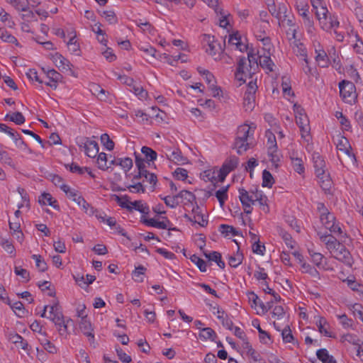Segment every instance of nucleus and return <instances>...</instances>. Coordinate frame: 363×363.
Segmentation results:
<instances>
[{
	"label": "nucleus",
	"mask_w": 363,
	"mask_h": 363,
	"mask_svg": "<svg viewBox=\"0 0 363 363\" xmlns=\"http://www.w3.org/2000/svg\"><path fill=\"white\" fill-rule=\"evenodd\" d=\"M312 4L317 20L323 30L332 32L339 27L340 23L337 16L330 13L323 1L314 0Z\"/></svg>",
	"instance_id": "nucleus-1"
},
{
	"label": "nucleus",
	"mask_w": 363,
	"mask_h": 363,
	"mask_svg": "<svg viewBox=\"0 0 363 363\" xmlns=\"http://www.w3.org/2000/svg\"><path fill=\"white\" fill-rule=\"evenodd\" d=\"M211 196V192L200 189L196 191V194L189 191H182L178 194L171 196H168L164 198L165 204H192L193 203L204 202Z\"/></svg>",
	"instance_id": "nucleus-2"
},
{
	"label": "nucleus",
	"mask_w": 363,
	"mask_h": 363,
	"mask_svg": "<svg viewBox=\"0 0 363 363\" xmlns=\"http://www.w3.org/2000/svg\"><path fill=\"white\" fill-rule=\"evenodd\" d=\"M294 112L296 118V123L299 127L302 139H303L306 143H309L311 140V128L309 120L305 112V110L301 106L295 104L294 105Z\"/></svg>",
	"instance_id": "nucleus-3"
},
{
	"label": "nucleus",
	"mask_w": 363,
	"mask_h": 363,
	"mask_svg": "<svg viewBox=\"0 0 363 363\" xmlns=\"http://www.w3.org/2000/svg\"><path fill=\"white\" fill-rule=\"evenodd\" d=\"M318 210L320 213V220L322 225L331 233L339 235L342 234V229L339 223H336L334 215L331 213L325 206L318 207Z\"/></svg>",
	"instance_id": "nucleus-4"
},
{
	"label": "nucleus",
	"mask_w": 363,
	"mask_h": 363,
	"mask_svg": "<svg viewBox=\"0 0 363 363\" xmlns=\"http://www.w3.org/2000/svg\"><path fill=\"white\" fill-rule=\"evenodd\" d=\"M268 27L269 23L267 21L257 22L255 25L254 33L256 38L262 43L264 49L270 51L272 47L270 39L265 33Z\"/></svg>",
	"instance_id": "nucleus-5"
},
{
	"label": "nucleus",
	"mask_w": 363,
	"mask_h": 363,
	"mask_svg": "<svg viewBox=\"0 0 363 363\" xmlns=\"http://www.w3.org/2000/svg\"><path fill=\"white\" fill-rule=\"evenodd\" d=\"M77 143L88 157H95L97 155L99 147L95 140L87 138H77Z\"/></svg>",
	"instance_id": "nucleus-6"
},
{
	"label": "nucleus",
	"mask_w": 363,
	"mask_h": 363,
	"mask_svg": "<svg viewBox=\"0 0 363 363\" xmlns=\"http://www.w3.org/2000/svg\"><path fill=\"white\" fill-rule=\"evenodd\" d=\"M339 88L340 96L346 103L352 104L355 101L357 94L353 83L343 81L340 83Z\"/></svg>",
	"instance_id": "nucleus-7"
},
{
	"label": "nucleus",
	"mask_w": 363,
	"mask_h": 363,
	"mask_svg": "<svg viewBox=\"0 0 363 363\" xmlns=\"http://www.w3.org/2000/svg\"><path fill=\"white\" fill-rule=\"evenodd\" d=\"M203 41L206 45V52L215 60H218L222 52V48L219 43L215 40L213 36L206 34L203 35Z\"/></svg>",
	"instance_id": "nucleus-8"
},
{
	"label": "nucleus",
	"mask_w": 363,
	"mask_h": 363,
	"mask_svg": "<svg viewBox=\"0 0 363 363\" xmlns=\"http://www.w3.org/2000/svg\"><path fill=\"white\" fill-rule=\"evenodd\" d=\"M192 216L187 214L184 215L191 222L198 223L201 227H205L208 224V215L204 212L201 206H194L191 210Z\"/></svg>",
	"instance_id": "nucleus-9"
},
{
	"label": "nucleus",
	"mask_w": 363,
	"mask_h": 363,
	"mask_svg": "<svg viewBox=\"0 0 363 363\" xmlns=\"http://www.w3.org/2000/svg\"><path fill=\"white\" fill-rule=\"evenodd\" d=\"M50 60L61 72L73 74L72 69L73 67L72 64L60 53L55 52L51 54Z\"/></svg>",
	"instance_id": "nucleus-10"
},
{
	"label": "nucleus",
	"mask_w": 363,
	"mask_h": 363,
	"mask_svg": "<svg viewBox=\"0 0 363 363\" xmlns=\"http://www.w3.org/2000/svg\"><path fill=\"white\" fill-rule=\"evenodd\" d=\"M228 43L233 48L240 52H244L247 50L245 38L237 30L233 31L229 34Z\"/></svg>",
	"instance_id": "nucleus-11"
},
{
	"label": "nucleus",
	"mask_w": 363,
	"mask_h": 363,
	"mask_svg": "<svg viewBox=\"0 0 363 363\" xmlns=\"http://www.w3.org/2000/svg\"><path fill=\"white\" fill-rule=\"evenodd\" d=\"M127 209L130 213H132L134 210L138 211L143 213L141 216V221L147 226L156 228L157 220L154 218H146L145 215L148 214L150 209L149 206H121Z\"/></svg>",
	"instance_id": "nucleus-12"
},
{
	"label": "nucleus",
	"mask_w": 363,
	"mask_h": 363,
	"mask_svg": "<svg viewBox=\"0 0 363 363\" xmlns=\"http://www.w3.org/2000/svg\"><path fill=\"white\" fill-rule=\"evenodd\" d=\"M255 84L250 82L244 96L243 106L246 111H252L255 107Z\"/></svg>",
	"instance_id": "nucleus-13"
},
{
	"label": "nucleus",
	"mask_w": 363,
	"mask_h": 363,
	"mask_svg": "<svg viewBox=\"0 0 363 363\" xmlns=\"http://www.w3.org/2000/svg\"><path fill=\"white\" fill-rule=\"evenodd\" d=\"M336 147L339 151L345 154L352 162L355 161L354 155L352 152V147L349 140L342 135H338L335 139Z\"/></svg>",
	"instance_id": "nucleus-14"
},
{
	"label": "nucleus",
	"mask_w": 363,
	"mask_h": 363,
	"mask_svg": "<svg viewBox=\"0 0 363 363\" xmlns=\"http://www.w3.org/2000/svg\"><path fill=\"white\" fill-rule=\"evenodd\" d=\"M200 177L205 182H211V184L221 182L224 180L221 179V173L220 169L216 167H212L204 170L201 173Z\"/></svg>",
	"instance_id": "nucleus-15"
},
{
	"label": "nucleus",
	"mask_w": 363,
	"mask_h": 363,
	"mask_svg": "<svg viewBox=\"0 0 363 363\" xmlns=\"http://www.w3.org/2000/svg\"><path fill=\"white\" fill-rule=\"evenodd\" d=\"M318 235L320 240L325 243L326 248L330 251L333 256L336 250H338L339 246H340L342 243H340L335 237L332 236L331 235L323 233L321 232H318Z\"/></svg>",
	"instance_id": "nucleus-16"
},
{
	"label": "nucleus",
	"mask_w": 363,
	"mask_h": 363,
	"mask_svg": "<svg viewBox=\"0 0 363 363\" xmlns=\"http://www.w3.org/2000/svg\"><path fill=\"white\" fill-rule=\"evenodd\" d=\"M333 257L345 265L351 267L353 264V259L349 250L345 246L341 244L338 250L333 254Z\"/></svg>",
	"instance_id": "nucleus-17"
},
{
	"label": "nucleus",
	"mask_w": 363,
	"mask_h": 363,
	"mask_svg": "<svg viewBox=\"0 0 363 363\" xmlns=\"http://www.w3.org/2000/svg\"><path fill=\"white\" fill-rule=\"evenodd\" d=\"M298 13L301 18V23L305 27L307 32L309 34H313L315 27L313 18L309 12V9H301V11H298Z\"/></svg>",
	"instance_id": "nucleus-18"
},
{
	"label": "nucleus",
	"mask_w": 363,
	"mask_h": 363,
	"mask_svg": "<svg viewBox=\"0 0 363 363\" xmlns=\"http://www.w3.org/2000/svg\"><path fill=\"white\" fill-rule=\"evenodd\" d=\"M303 157V154L297 151H293L290 153L292 167L299 174H303L305 172Z\"/></svg>",
	"instance_id": "nucleus-19"
},
{
	"label": "nucleus",
	"mask_w": 363,
	"mask_h": 363,
	"mask_svg": "<svg viewBox=\"0 0 363 363\" xmlns=\"http://www.w3.org/2000/svg\"><path fill=\"white\" fill-rule=\"evenodd\" d=\"M43 70L47 78L49 79L48 82H45V84L51 87L52 89H56L58 86V83L62 81V75L54 69H45L43 68Z\"/></svg>",
	"instance_id": "nucleus-20"
},
{
	"label": "nucleus",
	"mask_w": 363,
	"mask_h": 363,
	"mask_svg": "<svg viewBox=\"0 0 363 363\" xmlns=\"http://www.w3.org/2000/svg\"><path fill=\"white\" fill-rule=\"evenodd\" d=\"M215 11L218 15L219 26L221 28L229 30L232 27V16L227 11H224L222 8H217Z\"/></svg>",
	"instance_id": "nucleus-21"
},
{
	"label": "nucleus",
	"mask_w": 363,
	"mask_h": 363,
	"mask_svg": "<svg viewBox=\"0 0 363 363\" xmlns=\"http://www.w3.org/2000/svg\"><path fill=\"white\" fill-rule=\"evenodd\" d=\"M69 37V40L67 42V46L69 52L74 55L80 56L82 51L80 49V44L77 39L75 31L72 30L68 33Z\"/></svg>",
	"instance_id": "nucleus-22"
},
{
	"label": "nucleus",
	"mask_w": 363,
	"mask_h": 363,
	"mask_svg": "<svg viewBox=\"0 0 363 363\" xmlns=\"http://www.w3.org/2000/svg\"><path fill=\"white\" fill-rule=\"evenodd\" d=\"M60 188L65 193L71 201L77 203V204H81L82 203L85 202L81 194L76 189L71 188L69 186L64 184L60 186Z\"/></svg>",
	"instance_id": "nucleus-23"
},
{
	"label": "nucleus",
	"mask_w": 363,
	"mask_h": 363,
	"mask_svg": "<svg viewBox=\"0 0 363 363\" xmlns=\"http://www.w3.org/2000/svg\"><path fill=\"white\" fill-rule=\"evenodd\" d=\"M315 61L320 67H327L330 64L329 58L323 47L318 43L315 45Z\"/></svg>",
	"instance_id": "nucleus-24"
},
{
	"label": "nucleus",
	"mask_w": 363,
	"mask_h": 363,
	"mask_svg": "<svg viewBox=\"0 0 363 363\" xmlns=\"http://www.w3.org/2000/svg\"><path fill=\"white\" fill-rule=\"evenodd\" d=\"M167 157L172 162L177 164H185L188 163V160L184 157L181 151L178 149H168L166 152Z\"/></svg>",
	"instance_id": "nucleus-25"
},
{
	"label": "nucleus",
	"mask_w": 363,
	"mask_h": 363,
	"mask_svg": "<svg viewBox=\"0 0 363 363\" xmlns=\"http://www.w3.org/2000/svg\"><path fill=\"white\" fill-rule=\"evenodd\" d=\"M312 160L315 168V172L317 175H322L326 173L325 171V162L322 156L318 152H314L312 155Z\"/></svg>",
	"instance_id": "nucleus-26"
},
{
	"label": "nucleus",
	"mask_w": 363,
	"mask_h": 363,
	"mask_svg": "<svg viewBox=\"0 0 363 363\" xmlns=\"http://www.w3.org/2000/svg\"><path fill=\"white\" fill-rule=\"evenodd\" d=\"M238 164L237 157H231L226 160L220 169L221 173V179H225L228 173L233 171Z\"/></svg>",
	"instance_id": "nucleus-27"
},
{
	"label": "nucleus",
	"mask_w": 363,
	"mask_h": 363,
	"mask_svg": "<svg viewBox=\"0 0 363 363\" xmlns=\"http://www.w3.org/2000/svg\"><path fill=\"white\" fill-rule=\"evenodd\" d=\"M255 129V125L254 124L241 125L240 126L238 127L237 137H239V138L248 140L249 138L253 135Z\"/></svg>",
	"instance_id": "nucleus-28"
},
{
	"label": "nucleus",
	"mask_w": 363,
	"mask_h": 363,
	"mask_svg": "<svg viewBox=\"0 0 363 363\" xmlns=\"http://www.w3.org/2000/svg\"><path fill=\"white\" fill-rule=\"evenodd\" d=\"M79 328L82 332L89 337V340L91 343H94V335L92 333L93 329L90 321L86 318H82L79 323Z\"/></svg>",
	"instance_id": "nucleus-29"
},
{
	"label": "nucleus",
	"mask_w": 363,
	"mask_h": 363,
	"mask_svg": "<svg viewBox=\"0 0 363 363\" xmlns=\"http://www.w3.org/2000/svg\"><path fill=\"white\" fill-rule=\"evenodd\" d=\"M316 325L318 331L326 337H333L332 332L330 331V325L326 319L323 317H318V320L316 322Z\"/></svg>",
	"instance_id": "nucleus-30"
},
{
	"label": "nucleus",
	"mask_w": 363,
	"mask_h": 363,
	"mask_svg": "<svg viewBox=\"0 0 363 363\" xmlns=\"http://www.w3.org/2000/svg\"><path fill=\"white\" fill-rule=\"evenodd\" d=\"M318 182L325 192L330 191L333 187V182L328 173H324L322 175H317Z\"/></svg>",
	"instance_id": "nucleus-31"
},
{
	"label": "nucleus",
	"mask_w": 363,
	"mask_h": 363,
	"mask_svg": "<svg viewBox=\"0 0 363 363\" xmlns=\"http://www.w3.org/2000/svg\"><path fill=\"white\" fill-rule=\"evenodd\" d=\"M108 159L109 155L105 152H100L97 154L96 165L98 168L102 171H107L110 169Z\"/></svg>",
	"instance_id": "nucleus-32"
},
{
	"label": "nucleus",
	"mask_w": 363,
	"mask_h": 363,
	"mask_svg": "<svg viewBox=\"0 0 363 363\" xmlns=\"http://www.w3.org/2000/svg\"><path fill=\"white\" fill-rule=\"evenodd\" d=\"M266 50L267 51V54L264 52L263 55L259 57V64L264 69L271 72L273 70L274 63L272 62L269 55V51L267 50Z\"/></svg>",
	"instance_id": "nucleus-33"
},
{
	"label": "nucleus",
	"mask_w": 363,
	"mask_h": 363,
	"mask_svg": "<svg viewBox=\"0 0 363 363\" xmlns=\"http://www.w3.org/2000/svg\"><path fill=\"white\" fill-rule=\"evenodd\" d=\"M216 314L217 318L221 321L222 325L227 329L232 330L233 325V321L228 318L227 315L225 314V312L220 308H218Z\"/></svg>",
	"instance_id": "nucleus-34"
},
{
	"label": "nucleus",
	"mask_w": 363,
	"mask_h": 363,
	"mask_svg": "<svg viewBox=\"0 0 363 363\" xmlns=\"http://www.w3.org/2000/svg\"><path fill=\"white\" fill-rule=\"evenodd\" d=\"M267 154L272 165H274L275 167H279L281 158V155L278 150V147L267 150Z\"/></svg>",
	"instance_id": "nucleus-35"
},
{
	"label": "nucleus",
	"mask_w": 363,
	"mask_h": 363,
	"mask_svg": "<svg viewBox=\"0 0 363 363\" xmlns=\"http://www.w3.org/2000/svg\"><path fill=\"white\" fill-rule=\"evenodd\" d=\"M82 211L87 215L92 216H94L100 222L105 221V216H102L101 212L94 208V206H82Z\"/></svg>",
	"instance_id": "nucleus-36"
},
{
	"label": "nucleus",
	"mask_w": 363,
	"mask_h": 363,
	"mask_svg": "<svg viewBox=\"0 0 363 363\" xmlns=\"http://www.w3.org/2000/svg\"><path fill=\"white\" fill-rule=\"evenodd\" d=\"M235 148L240 155L245 152L249 148L248 140L237 137L235 141Z\"/></svg>",
	"instance_id": "nucleus-37"
},
{
	"label": "nucleus",
	"mask_w": 363,
	"mask_h": 363,
	"mask_svg": "<svg viewBox=\"0 0 363 363\" xmlns=\"http://www.w3.org/2000/svg\"><path fill=\"white\" fill-rule=\"evenodd\" d=\"M239 247L238 248V252L235 255H229L228 256V264L232 267H238L242 262L243 255L241 252H239Z\"/></svg>",
	"instance_id": "nucleus-38"
},
{
	"label": "nucleus",
	"mask_w": 363,
	"mask_h": 363,
	"mask_svg": "<svg viewBox=\"0 0 363 363\" xmlns=\"http://www.w3.org/2000/svg\"><path fill=\"white\" fill-rule=\"evenodd\" d=\"M205 256L208 258L209 260L216 262L220 269L225 268V262L222 260L220 252L213 251L208 255L205 253Z\"/></svg>",
	"instance_id": "nucleus-39"
},
{
	"label": "nucleus",
	"mask_w": 363,
	"mask_h": 363,
	"mask_svg": "<svg viewBox=\"0 0 363 363\" xmlns=\"http://www.w3.org/2000/svg\"><path fill=\"white\" fill-rule=\"evenodd\" d=\"M279 234L284 240L285 244L291 249L294 248L295 242L291 235L282 228L279 229Z\"/></svg>",
	"instance_id": "nucleus-40"
},
{
	"label": "nucleus",
	"mask_w": 363,
	"mask_h": 363,
	"mask_svg": "<svg viewBox=\"0 0 363 363\" xmlns=\"http://www.w3.org/2000/svg\"><path fill=\"white\" fill-rule=\"evenodd\" d=\"M70 325H73V320L71 318H67L65 320L64 325H56L57 327L58 333L60 335L64 336L65 338H67L68 333V328Z\"/></svg>",
	"instance_id": "nucleus-41"
},
{
	"label": "nucleus",
	"mask_w": 363,
	"mask_h": 363,
	"mask_svg": "<svg viewBox=\"0 0 363 363\" xmlns=\"http://www.w3.org/2000/svg\"><path fill=\"white\" fill-rule=\"evenodd\" d=\"M0 39L5 43L18 45L17 39L4 29H0Z\"/></svg>",
	"instance_id": "nucleus-42"
},
{
	"label": "nucleus",
	"mask_w": 363,
	"mask_h": 363,
	"mask_svg": "<svg viewBox=\"0 0 363 363\" xmlns=\"http://www.w3.org/2000/svg\"><path fill=\"white\" fill-rule=\"evenodd\" d=\"M294 52L300 57V60L308 58L307 51L305 45L301 43H296L294 47Z\"/></svg>",
	"instance_id": "nucleus-43"
},
{
	"label": "nucleus",
	"mask_w": 363,
	"mask_h": 363,
	"mask_svg": "<svg viewBox=\"0 0 363 363\" xmlns=\"http://www.w3.org/2000/svg\"><path fill=\"white\" fill-rule=\"evenodd\" d=\"M308 253L312 259L313 262L319 268H324L322 262L324 257L319 252H314L312 250H308Z\"/></svg>",
	"instance_id": "nucleus-44"
},
{
	"label": "nucleus",
	"mask_w": 363,
	"mask_h": 363,
	"mask_svg": "<svg viewBox=\"0 0 363 363\" xmlns=\"http://www.w3.org/2000/svg\"><path fill=\"white\" fill-rule=\"evenodd\" d=\"M266 202V197L263 196L262 191H251V203L252 204H255V203H258V204H264Z\"/></svg>",
	"instance_id": "nucleus-45"
},
{
	"label": "nucleus",
	"mask_w": 363,
	"mask_h": 363,
	"mask_svg": "<svg viewBox=\"0 0 363 363\" xmlns=\"http://www.w3.org/2000/svg\"><path fill=\"white\" fill-rule=\"evenodd\" d=\"M255 58L252 55H248V59L245 57H240L238 63L237 68H242L241 70L250 72L249 66L252 60H255Z\"/></svg>",
	"instance_id": "nucleus-46"
},
{
	"label": "nucleus",
	"mask_w": 363,
	"mask_h": 363,
	"mask_svg": "<svg viewBox=\"0 0 363 363\" xmlns=\"http://www.w3.org/2000/svg\"><path fill=\"white\" fill-rule=\"evenodd\" d=\"M133 91L140 99H145L147 96V92L139 84L135 83L132 85L130 89Z\"/></svg>",
	"instance_id": "nucleus-47"
},
{
	"label": "nucleus",
	"mask_w": 363,
	"mask_h": 363,
	"mask_svg": "<svg viewBox=\"0 0 363 363\" xmlns=\"http://www.w3.org/2000/svg\"><path fill=\"white\" fill-rule=\"evenodd\" d=\"M301 268L303 272L309 274L313 278L320 279V274L318 270L309 264L303 262Z\"/></svg>",
	"instance_id": "nucleus-48"
},
{
	"label": "nucleus",
	"mask_w": 363,
	"mask_h": 363,
	"mask_svg": "<svg viewBox=\"0 0 363 363\" xmlns=\"http://www.w3.org/2000/svg\"><path fill=\"white\" fill-rule=\"evenodd\" d=\"M118 166L125 172H128L133 167V160L130 157L118 158Z\"/></svg>",
	"instance_id": "nucleus-49"
},
{
	"label": "nucleus",
	"mask_w": 363,
	"mask_h": 363,
	"mask_svg": "<svg viewBox=\"0 0 363 363\" xmlns=\"http://www.w3.org/2000/svg\"><path fill=\"white\" fill-rule=\"evenodd\" d=\"M101 143L102 145L108 151H111L114 149V143L110 138L109 135L106 133H104L101 135Z\"/></svg>",
	"instance_id": "nucleus-50"
},
{
	"label": "nucleus",
	"mask_w": 363,
	"mask_h": 363,
	"mask_svg": "<svg viewBox=\"0 0 363 363\" xmlns=\"http://www.w3.org/2000/svg\"><path fill=\"white\" fill-rule=\"evenodd\" d=\"M11 138L14 141V143L18 148L23 151L30 152V150L28 147L27 145L24 143L21 138L19 137L16 132H14V137Z\"/></svg>",
	"instance_id": "nucleus-51"
},
{
	"label": "nucleus",
	"mask_w": 363,
	"mask_h": 363,
	"mask_svg": "<svg viewBox=\"0 0 363 363\" xmlns=\"http://www.w3.org/2000/svg\"><path fill=\"white\" fill-rule=\"evenodd\" d=\"M201 333L199 334L201 338L204 340H214L216 337L215 331L211 328H204L201 329Z\"/></svg>",
	"instance_id": "nucleus-52"
},
{
	"label": "nucleus",
	"mask_w": 363,
	"mask_h": 363,
	"mask_svg": "<svg viewBox=\"0 0 363 363\" xmlns=\"http://www.w3.org/2000/svg\"><path fill=\"white\" fill-rule=\"evenodd\" d=\"M281 88L284 96L289 100L290 97L293 96V93L291 91L289 79L288 78H283Z\"/></svg>",
	"instance_id": "nucleus-53"
},
{
	"label": "nucleus",
	"mask_w": 363,
	"mask_h": 363,
	"mask_svg": "<svg viewBox=\"0 0 363 363\" xmlns=\"http://www.w3.org/2000/svg\"><path fill=\"white\" fill-rule=\"evenodd\" d=\"M101 16L109 24H116L118 22L117 16L112 10L104 11Z\"/></svg>",
	"instance_id": "nucleus-54"
},
{
	"label": "nucleus",
	"mask_w": 363,
	"mask_h": 363,
	"mask_svg": "<svg viewBox=\"0 0 363 363\" xmlns=\"http://www.w3.org/2000/svg\"><path fill=\"white\" fill-rule=\"evenodd\" d=\"M139 49H140V50H141L142 52H144V54L145 55V57H152L154 59L156 58L157 51L151 45H140L139 47Z\"/></svg>",
	"instance_id": "nucleus-55"
},
{
	"label": "nucleus",
	"mask_w": 363,
	"mask_h": 363,
	"mask_svg": "<svg viewBox=\"0 0 363 363\" xmlns=\"http://www.w3.org/2000/svg\"><path fill=\"white\" fill-rule=\"evenodd\" d=\"M6 118L18 125H21L25 122V117L20 112H15L10 115H6Z\"/></svg>",
	"instance_id": "nucleus-56"
},
{
	"label": "nucleus",
	"mask_w": 363,
	"mask_h": 363,
	"mask_svg": "<svg viewBox=\"0 0 363 363\" xmlns=\"http://www.w3.org/2000/svg\"><path fill=\"white\" fill-rule=\"evenodd\" d=\"M146 271V268L139 266L133 272V279L137 282L143 281V275Z\"/></svg>",
	"instance_id": "nucleus-57"
},
{
	"label": "nucleus",
	"mask_w": 363,
	"mask_h": 363,
	"mask_svg": "<svg viewBox=\"0 0 363 363\" xmlns=\"http://www.w3.org/2000/svg\"><path fill=\"white\" fill-rule=\"evenodd\" d=\"M274 182V180L271 173L264 169L262 172V186L271 187Z\"/></svg>",
	"instance_id": "nucleus-58"
},
{
	"label": "nucleus",
	"mask_w": 363,
	"mask_h": 363,
	"mask_svg": "<svg viewBox=\"0 0 363 363\" xmlns=\"http://www.w3.org/2000/svg\"><path fill=\"white\" fill-rule=\"evenodd\" d=\"M220 232L222 235L224 236H228L230 234H232L233 235H238V231L236 230L235 228H234L231 225H228L225 224H222L220 225Z\"/></svg>",
	"instance_id": "nucleus-59"
},
{
	"label": "nucleus",
	"mask_w": 363,
	"mask_h": 363,
	"mask_svg": "<svg viewBox=\"0 0 363 363\" xmlns=\"http://www.w3.org/2000/svg\"><path fill=\"white\" fill-rule=\"evenodd\" d=\"M190 259L192 262H194L198 268L200 269L201 272H206L207 269L206 263V262L201 259L199 257L196 256V255H193Z\"/></svg>",
	"instance_id": "nucleus-60"
},
{
	"label": "nucleus",
	"mask_w": 363,
	"mask_h": 363,
	"mask_svg": "<svg viewBox=\"0 0 363 363\" xmlns=\"http://www.w3.org/2000/svg\"><path fill=\"white\" fill-rule=\"evenodd\" d=\"M266 137L267 138V150L278 147L276 138H275L274 133L271 132L270 130H267L266 132Z\"/></svg>",
	"instance_id": "nucleus-61"
},
{
	"label": "nucleus",
	"mask_w": 363,
	"mask_h": 363,
	"mask_svg": "<svg viewBox=\"0 0 363 363\" xmlns=\"http://www.w3.org/2000/svg\"><path fill=\"white\" fill-rule=\"evenodd\" d=\"M141 152L149 161H154L157 159V152L150 147L144 146L142 147Z\"/></svg>",
	"instance_id": "nucleus-62"
},
{
	"label": "nucleus",
	"mask_w": 363,
	"mask_h": 363,
	"mask_svg": "<svg viewBox=\"0 0 363 363\" xmlns=\"http://www.w3.org/2000/svg\"><path fill=\"white\" fill-rule=\"evenodd\" d=\"M66 167L70 172H74V173H78L79 174H82L84 172H87L89 174H91V171L88 168L80 167L79 166H78L77 164H76L74 163H72L70 164H67Z\"/></svg>",
	"instance_id": "nucleus-63"
},
{
	"label": "nucleus",
	"mask_w": 363,
	"mask_h": 363,
	"mask_svg": "<svg viewBox=\"0 0 363 363\" xmlns=\"http://www.w3.org/2000/svg\"><path fill=\"white\" fill-rule=\"evenodd\" d=\"M32 258L35 261L36 267L40 272H45L47 270V264L40 255H33Z\"/></svg>",
	"instance_id": "nucleus-64"
}]
</instances>
